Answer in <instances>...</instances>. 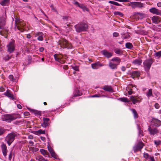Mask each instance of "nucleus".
Here are the masks:
<instances>
[{"mask_svg":"<svg viewBox=\"0 0 161 161\" xmlns=\"http://www.w3.org/2000/svg\"><path fill=\"white\" fill-rule=\"evenodd\" d=\"M111 61H115L118 62V63L117 64L118 65L119 64V63L120 62L121 59L119 57H115L112 58L111 60Z\"/></svg>","mask_w":161,"mask_h":161,"instance_id":"38","label":"nucleus"},{"mask_svg":"<svg viewBox=\"0 0 161 161\" xmlns=\"http://www.w3.org/2000/svg\"><path fill=\"white\" fill-rule=\"evenodd\" d=\"M152 123L156 127H158L161 125V121L155 118L152 119Z\"/></svg>","mask_w":161,"mask_h":161,"instance_id":"15","label":"nucleus"},{"mask_svg":"<svg viewBox=\"0 0 161 161\" xmlns=\"http://www.w3.org/2000/svg\"><path fill=\"white\" fill-rule=\"evenodd\" d=\"M118 64H116L112 63V62H109V66L110 68L112 69H114L117 68V66Z\"/></svg>","mask_w":161,"mask_h":161,"instance_id":"30","label":"nucleus"},{"mask_svg":"<svg viewBox=\"0 0 161 161\" xmlns=\"http://www.w3.org/2000/svg\"><path fill=\"white\" fill-rule=\"evenodd\" d=\"M153 61L151 59L145 60L143 62L144 67L146 71H148L150 69Z\"/></svg>","mask_w":161,"mask_h":161,"instance_id":"6","label":"nucleus"},{"mask_svg":"<svg viewBox=\"0 0 161 161\" xmlns=\"http://www.w3.org/2000/svg\"><path fill=\"white\" fill-rule=\"evenodd\" d=\"M21 21H20V19H18V18H16L15 20V25Z\"/></svg>","mask_w":161,"mask_h":161,"instance_id":"51","label":"nucleus"},{"mask_svg":"<svg viewBox=\"0 0 161 161\" xmlns=\"http://www.w3.org/2000/svg\"><path fill=\"white\" fill-rule=\"evenodd\" d=\"M91 97H100L101 96L100 94H95V95H92Z\"/></svg>","mask_w":161,"mask_h":161,"instance_id":"53","label":"nucleus"},{"mask_svg":"<svg viewBox=\"0 0 161 161\" xmlns=\"http://www.w3.org/2000/svg\"><path fill=\"white\" fill-rule=\"evenodd\" d=\"M15 40L11 39L8 44L7 45V47L8 51L10 53L13 52L15 49Z\"/></svg>","mask_w":161,"mask_h":161,"instance_id":"3","label":"nucleus"},{"mask_svg":"<svg viewBox=\"0 0 161 161\" xmlns=\"http://www.w3.org/2000/svg\"><path fill=\"white\" fill-rule=\"evenodd\" d=\"M37 40L39 41H42L43 40V36H38L37 37Z\"/></svg>","mask_w":161,"mask_h":161,"instance_id":"54","label":"nucleus"},{"mask_svg":"<svg viewBox=\"0 0 161 161\" xmlns=\"http://www.w3.org/2000/svg\"><path fill=\"white\" fill-rule=\"evenodd\" d=\"M11 58V56L7 55L4 58V59L6 60H8Z\"/></svg>","mask_w":161,"mask_h":161,"instance_id":"52","label":"nucleus"},{"mask_svg":"<svg viewBox=\"0 0 161 161\" xmlns=\"http://www.w3.org/2000/svg\"><path fill=\"white\" fill-rule=\"evenodd\" d=\"M119 34L117 32H114L113 33V35L114 37H117L119 36Z\"/></svg>","mask_w":161,"mask_h":161,"instance_id":"57","label":"nucleus"},{"mask_svg":"<svg viewBox=\"0 0 161 161\" xmlns=\"http://www.w3.org/2000/svg\"><path fill=\"white\" fill-rule=\"evenodd\" d=\"M43 122L41 124L42 126L44 127H46L49 125L50 123V119L48 118H43Z\"/></svg>","mask_w":161,"mask_h":161,"instance_id":"13","label":"nucleus"},{"mask_svg":"<svg viewBox=\"0 0 161 161\" xmlns=\"http://www.w3.org/2000/svg\"><path fill=\"white\" fill-rule=\"evenodd\" d=\"M143 157L148 161H155L153 157H151L147 153H144L143 154Z\"/></svg>","mask_w":161,"mask_h":161,"instance_id":"18","label":"nucleus"},{"mask_svg":"<svg viewBox=\"0 0 161 161\" xmlns=\"http://www.w3.org/2000/svg\"><path fill=\"white\" fill-rule=\"evenodd\" d=\"M40 152L42 155L46 157L49 156V153L47 150L43 149H41L40 150Z\"/></svg>","mask_w":161,"mask_h":161,"instance_id":"27","label":"nucleus"},{"mask_svg":"<svg viewBox=\"0 0 161 161\" xmlns=\"http://www.w3.org/2000/svg\"><path fill=\"white\" fill-rule=\"evenodd\" d=\"M131 100L134 104H135L136 103L138 102L137 99L135 96H131L130 97Z\"/></svg>","mask_w":161,"mask_h":161,"instance_id":"39","label":"nucleus"},{"mask_svg":"<svg viewBox=\"0 0 161 161\" xmlns=\"http://www.w3.org/2000/svg\"><path fill=\"white\" fill-rule=\"evenodd\" d=\"M35 134L38 135H40L42 134H45V130H42L41 129L39 130L36 131L35 132Z\"/></svg>","mask_w":161,"mask_h":161,"instance_id":"33","label":"nucleus"},{"mask_svg":"<svg viewBox=\"0 0 161 161\" xmlns=\"http://www.w3.org/2000/svg\"><path fill=\"white\" fill-rule=\"evenodd\" d=\"M149 11L153 14L158 15H161V10L155 8H152L150 9Z\"/></svg>","mask_w":161,"mask_h":161,"instance_id":"12","label":"nucleus"},{"mask_svg":"<svg viewBox=\"0 0 161 161\" xmlns=\"http://www.w3.org/2000/svg\"><path fill=\"white\" fill-rule=\"evenodd\" d=\"M9 78L11 81L13 82L15 81V79H14L12 75H10L9 76Z\"/></svg>","mask_w":161,"mask_h":161,"instance_id":"49","label":"nucleus"},{"mask_svg":"<svg viewBox=\"0 0 161 161\" xmlns=\"http://www.w3.org/2000/svg\"><path fill=\"white\" fill-rule=\"evenodd\" d=\"M5 91V89L3 87H0V92H3Z\"/></svg>","mask_w":161,"mask_h":161,"instance_id":"63","label":"nucleus"},{"mask_svg":"<svg viewBox=\"0 0 161 161\" xmlns=\"http://www.w3.org/2000/svg\"><path fill=\"white\" fill-rule=\"evenodd\" d=\"M130 6L133 8H141L143 7V4L140 2H132L130 3Z\"/></svg>","mask_w":161,"mask_h":161,"instance_id":"8","label":"nucleus"},{"mask_svg":"<svg viewBox=\"0 0 161 161\" xmlns=\"http://www.w3.org/2000/svg\"><path fill=\"white\" fill-rule=\"evenodd\" d=\"M6 131V129L0 126V136L3 135Z\"/></svg>","mask_w":161,"mask_h":161,"instance_id":"41","label":"nucleus"},{"mask_svg":"<svg viewBox=\"0 0 161 161\" xmlns=\"http://www.w3.org/2000/svg\"><path fill=\"white\" fill-rule=\"evenodd\" d=\"M119 100L122 102H128V99L126 97H121L119 98Z\"/></svg>","mask_w":161,"mask_h":161,"instance_id":"42","label":"nucleus"},{"mask_svg":"<svg viewBox=\"0 0 161 161\" xmlns=\"http://www.w3.org/2000/svg\"><path fill=\"white\" fill-rule=\"evenodd\" d=\"M24 121V120H18L14 122V124L17 125H19L20 124H23V122Z\"/></svg>","mask_w":161,"mask_h":161,"instance_id":"44","label":"nucleus"},{"mask_svg":"<svg viewBox=\"0 0 161 161\" xmlns=\"http://www.w3.org/2000/svg\"><path fill=\"white\" fill-rule=\"evenodd\" d=\"M17 117L14 115L6 114L4 115L3 119L8 122H10L12 120L15 119Z\"/></svg>","mask_w":161,"mask_h":161,"instance_id":"7","label":"nucleus"},{"mask_svg":"<svg viewBox=\"0 0 161 161\" xmlns=\"http://www.w3.org/2000/svg\"><path fill=\"white\" fill-rule=\"evenodd\" d=\"M58 42L60 47L63 48L71 49L72 48V47L71 44L65 39L64 38L60 39L58 41Z\"/></svg>","mask_w":161,"mask_h":161,"instance_id":"2","label":"nucleus"},{"mask_svg":"<svg viewBox=\"0 0 161 161\" xmlns=\"http://www.w3.org/2000/svg\"><path fill=\"white\" fill-rule=\"evenodd\" d=\"M156 109H158L159 108L160 106L159 104L158 103H156L154 105Z\"/></svg>","mask_w":161,"mask_h":161,"instance_id":"56","label":"nucleus"},{"mask_svg":"<svg viewBox=\"0 0 161 161\" xmlns=\"http://www.w3.org/2000/svg\"><path fill=\"white\" fill-rule=\"evenodd\" d=\"M72 69L75 71H79V68L78 66H75L72 67Z\"/></svg>","mask_w":161,"mask_h":161,"instance_id":"50","label":"nucleus"},{"mask_svg":"<svg viewBox=\"0 0 161 161\" xmlns=\"http://www.w3.org/2000/svg\"><path fill=\"white\" fill-rule=\"evenodd\" d=\"M114 14L115 15H118L121 16L123 15L122 13L119 11H116L114 12Z\"/></svg>","mask_w":161,"mask_h":161,"instance_id":"46","label":"nucleus"},{"mask_svg":"<svg viewBox=\"0 0 161 161\" xmlns=\"http://www.w3.org/2000/svg\"><path fill=\"white\" fill-rule=\"evenodd\" d=\"M103 65L99 62H98L92 64H91L92 67L93 69H97L99 66H102Z\"/></svg>","mask_w":161,"mask_h":161,"instance_id":"23","label":"nucleus"},{"mask_svg":"<svg viewBox=\"0 0 161 161\" xmlns=\"http://www.w3.org/2000/svg\"><path fill=\"white\" fill-rule=\"evenodd\" d=\"M138 129L139 131L138 132V135L140 137L142 136H143V131L142 130H141V128L140 126L138 125Z\"/></svg>","mask_w":161,"mask_h":161,"instance_id":"34","label":"nucleus"},{"mask_svg":"<svg viewBox=\"0 0 161 161\" xmlns=\"http://www.w3.org/2000/svg\"><path fill=\"white\" fill-rule=\"evenodd\" d=\"M137 99V100L138 102H140L142 100V98L141 97H136Z\"/></svg>","mask_w":161,"mask_h":161,"instance_id":"55","label":"nucleus"},{"mask_svg":"<svg viewBox=\"0 0 161 161\" xmlns=\"http://www.w3.org/2000/svg\"><path fill=\"white\" fill-rule=\"evenodd\" d=\"M144 144L142 142H139L137 144H136L133 147V150L134 152L136 153L139 151H140L142 148Z\"/></svg>","mask_w":161,"mask_h":161,"instance_id":"9","label":"nucleus"},{"mask_svg":"<svg viewBox=\"0 0 161 161\" xmlns=\"http://www.w3.org/2000/svg\"><path fill=\"white\" fill-rule=\"evenodd\" d=\"M148 130L149 132L151 135H154L158 133V131L156 128H153V126H148Z\"/></svg>","mask_w":161,"mask_h":161,"instance_id":"11","label":"nucleus"},{"mask_svg":"<svg viewBox=\"0 0 161 161\" xmlns=\"http://www.w3.org/2000/svg\"><path fill=\"white\" fill-rule=\"evenodd\" d=\"M154 143L155 145L156 146H158L160 145L161 143V141L158 140H155L154 141Z\"/></svg>","mask_w":161,"mask_h":161,"instance_id":"47","label":"nucleus"},{"mask_svg":"<svg viewBox=\"0 0 161 161\" xmlns=\"http://www.w3.org/2000/svg\"><path fill=\"white\" fill-rule=\"evenodd\" d=\"M130 110L131 111L132 113L134 114V118L135 119H137L138 117V115L135 109H131Z\"/></svg>","mask_w":161,"mask_h":161,"instance_id":"37","label":"nucleus"},{"mask_svg":"<svg viewBox=\"0 0 161 161\" xmlns=\"http://www.w3.org/2000/svg\"><path fill=\"white\" fill-rule=\"evenodd\" d=\"M82 94V93L79 90L77 89L74 92L72 98L74 99L75 97L80 96Z\"/></svg>","mask_w":161,"mask_h":161,"instance_id":"17","label":"nucleus"},{"mask_svg":"<svg viewBox=\"0 0 161 161\" xmlns=\"http://www.w3.org/2000/svg\"><path fill=\"white\" fill-rule=\"evenodd\" d=\"M101 53L107 58H111L113 55V53L110 52L106 49L102 51L101 52Z\"/></svg>","mask_w":161,"mask_h":161,"instance_id":"10","label":"nucleus"},{"mask_svg":"<svg viewBox=\"0 0 161 161\" xmlns=\"http://www.w3.org/2000/svg\"><path fill=\"white\" fill-rule=\"evenodd\" d=\"M16 135L15 133H12L9 134L6 136L5 140L9 146L14 141Z\"/></svg>","mask_w":161,"mask_h":161,"instance_id":"4","label":"nucleus"},{"mask_svg":"<svg viewBox=\"0 0 161 161\" xmlns=\"http://www.w3.org/2000/svg\"><path fill=\"white\" fill-rule=\"evenodd\" d=\"M4 95L10 98L12 100L15 99L13 94L11 93V91L9 90H7V91L4 93Z\"/></svg>","mask_w":161,"mask_h":161,"instance_id":"20","label":"nucleus"},{"mask_svg":"<svg viewBox=\"0 0 161 161\" xmlns=\"http://www.w3.org/2000/svg\"><path fill=\"white\" fill-rule=\"evenodd\" d=\"M74 4L78 6L79 7L82 9L84 11H88L89 10L84 5L80 4L77 2H75Z\"/></svg>","mask_w":161,"mask_h":161,"instance_id":"16","label":"nucleus"},{"mask_svg":"<svg viewBox=\"0 0 161 161\" xmlns=\"http://www.w3.org/2000/svg\"><path fill=\"white\" fill-rule=\"evenodd\" d=\"M1 148L3 155L5 157L6 156L7 152L6 145L4 144L3 143L1 146Z\"/></svg>","mask_w":161,"mask_h":161,"instance_id":"21","label":"nucleus"},{"mask_svg":"<svg viewBox=\"0 0 161 161\" xmlns=\"http://www.w3.org/2000/svg\"><path fill=\"white\" fill-rule=\"evenodd\" d=\"M24 7L25 8H29L30 9H31V6H30L28 5V4H25V5L24 6Z\"/></svg>","mask_w":161,"mask_h":161,"instance_id":"58","label":"nucleus"},{"mask_svg":"<svg viewBox=\"0 0 161 161\" xmlns=\"http://www.w3.org/2000/svg\"><path fill=\"white\" fill-rule=\"evenodd\" d=\"M127 88L129 90L133 91V92L137 90V88H136V86H134L132 84L129 85Z\"/></svg>","mask_w":161,"mask_h":161,"instance_id":"28","label":"nucleus"},{"mask_svg":"<svg viewBox=\"0 0 161 161\" xmlns=\"http://www.w3.org/2000/svg\"><path fill=\"white\" fill-rule=\"evenodd\" d=\"M40 138L43 141L45 142L46 141V138L44 137L41 136Z\"/></svg>","mask_w":161,"mask_h":161,"instance_id":"64","label":"nucleus"},{"mask_svg":"<svg viewBox=\"0 0 161 161\" xmlns=\"http://www.w3.org/2000/svg\"><path fill=\"white\" fill-rule=\"evenodd\" d=\"M36 159L38 161H43L45 159L42 156L38 155L36 156Z\"/></svg>","mask_w":161,"mask_h":161,"instance_id":"40","label":"nucleus"},{"mask_svg":"<svg viewBox=\"0 0 161 161\" xmlns=\"http://www.w3.org/2000/svg\"><path fill=\"white\" fill-rule=\"evenodd\" d=\"M10 0H2L0 2V4L2 6H5L7 5L9 3Z\"/></svg>","mask_w":161,"mask_h":161,"instance_id":"32","label":"nucleus"},{"mask_svg":"<svg viewBox=\"0 0 161 161\" xmlns=\"http://www.w3.org/2000/svg\"><path fill=\"white\" fill-rule=\"evenodd\" d=\"M125 47L126 48L131 49L133 48V46L131 43L127 42L125 44Z\"/></svg>","mask_w":161,"mask_h":161,"instance_id":"36","label":"nucleus"},{"mask_svg":"<svg viewBox=\"0 0 161 161\" xmlns=\"http://www.w3.org/2000/svg\"><path fill=\"white\" fill-rule=\"evenodd\" d=\"M155 55L158 58L161 57V51L156 52L155 53Z\"/></svg>","mask_w":161,"mask_h":161,"instance_id":"45","label":"nucleus"},{"mask_svg":"<svg viewBox=\"0 0 161 161\" xmlns=\"http://www.w3.org/2000/svg\"><path fill=\"white\" fill-rule=\"evenodd\" d=\"M108 3H109L112 4H114V5H116L117 6H121V5H120V4H119L117 2H114V1H109L108 2Z\"/></svg>","mask_w":161,"mask_h":161,"instance_id":"43","label":"nucleus"},{"mask_svg":"<svg viewBox=\"0 0 161 161\" xmlns=\"http://www.w3.org/2000/svg\"><path fill=\"white\" fill-rule=\"evenodd\" d=\"M36 36H43V34L41 32H36L35 34Z\"/></svg>","mask_w":161,"mask_h":161,"instance_id":"48","label":"nucleus"},{"mask_svg":"<svg viewBox=\"0 0 161 161\" xmlns=\"http://www.w3.org/2000/svg\"><path fill=\"white\" fill-rule=\"evenodd\" d=\"M130 37V36L129 35H125L123 37V38L124 39H128Z\"/></svg>","mask_w":161,"mask_h":161,"instance_id":"59","label":"nucleus"},{"mask_svg":"<svg viewBox=\"0 0 161 161\" xmlns=\"http://www.w3.org/2000/svg\"><path fill=\"white\" fill-rule=\"evenodd\" d=\"M12 152H11L9 154V159L10 160H11L12 158Z\"/></svg>","mask_w":161,"mask_h":161,"instance_id":"62","label":"nucleus"},{"mask_svg":"<svg viewBox=\"0 0 161 161\" xmlns=\"http://www.w3.org/2000/svg\"><path fill=\"white\" fill-rule=\"evenodd\" d=\"M114 52L117 54L121 55L123 54V52L121 49L119 48H116L114 50Z\"/></svg>","mask_w":161,"mask_h":161,"instance_id":"35","label":"nucleus"},{"mask_svg":"<svg viewBox=\"0 0 161 161\" xmlns=\"http://www.w3.org/2000/svg\"><path fill=\"white\" fill-rule=\"evenodd\" d=\"M75 28L77 32L86 31L88 28L87 25L83 22H80L75 25Z\"/></svg>","mask_w":161,"mask_h":161,"instance_id":"1","label":"nucleus"},{"mask_svg":"<svg viewBox=\"0 0 161 161\" xmlns=\"http://www.w3.org/2000/svg\"><path fill=\"white\" fill-rule=\"evenodd\" d=\"M142 63V60L140 59H136L132 62V63L134 65H140Z\"/></svg>","mask_w":161,"mask_h":161,"instance_id":"26","label":"nucleus"},{"mask_svg":"<svg viewBox=\"0 0 161 161\" xmlns=\"http://www.w3.org/2000/svg\"><path fill=\"white\" fill-rule=\"evenodd\" d=\"M28 109L30 111L34 113L35 114L38 115H41V111H38L36 110L31 109L30 108H28Z\"/></svg>","mask_w":161,"mask_h":161,"instance_id":"25","label":"nucleus"},{"mask_svg":"<svg viewBox=\"0 0 161 161\" xmlns=\"http://www.w3.org/2000/svg\"><path fill=\"white\" fill-rule=\"evenodd\" d=\"M151 19L153 23L157 24L161 22V18L157 16H154L151 18Z\"/></svg>","mask_w":161,"mask_h":161,"instance_id":"14","label":"nucleus"},{"mask_svg":"<svg viewBox=\"0 0 161 161\" xmlns=\"http://www.w3.org/2000/svg\"><path fill=\"white\" fill-rule=\"evenodd\" d=\"M63 68L65 69V70H67V69H68V66L67 65H64L63 66Z\"/></svg>","mask_w":161,"mask_h":161,"instance_id":"60","label":"nucleus"},{"mask_svg":"<svg viewBox=\"0 0 161 161\" xmlns=\"http://www.w3.org/2000/svg\"><path fill=\"white\" fill-rule=\"evenodd\" d=\"M146 95L148 99H149L150 97L153 96L152 89H149L148 91L146 93Z\"/></svg>","mask_w":161,"mask_h":161,"instance_id":"29","label":"nucleus"},{"mask_svg":"<svg viewBox=\"0 0 161 161\" xmlns=\"http://www.w3.org/2000/svg\"><path fill=\"white\" fill-rule=\"evenodd\" d=\"M48 149L50 153H51L52 156L55 159H57V156L56 155L55 153L54 152L53 149L50 146H48Z\"/></svg>","mask_w":161,"mask_h":161,"instance_id":"19","label":"nucleus"},{"mask_svg":"<svg viewBox=\"0 0 161 161\" xmlns=\"http://www.w3.org/2000/svg\"><path fill=\"white\" fill-rule=\"evenodd\" d=\"M25 25V24L23 21H21L20 22L16 25L14 27V30L15 31L17 30L21 32L24 31V27Z\"/></svg>","mask_w":161,"mask_h":161,"instance_id":"5","label":"nucleus"},{"mask_svg":"<svg viewBox=\"0 0 161 161\" xmlns=\"http://www.w3.org/2000/svg\"><path fill=\"white\" fill-rule=\"evenodd\" d=\"M54 58L55 60L56 61H57L61 64H62V63H64L63 61L62 60H61L59 58V57L58 56V54H55L54 55Z\"/></svg>","mask_w":161,"mask_h":161,"instance_id":"31","label":"nucleus"},{"mask_svg":"<svg viewBox=\"0 0 161 161\" xmlns=\"http://www.w3.org/2000/svg\"><path fill=\"white\" fill-rule=\"evenodd\" d=\"M131 77L133 79L140 76V74L138 71H134L130 73Z\"/></svg>","mask_w":161,"mask_h":161,"instance_id":"22","label":"nucleus"},{"mask_svg":"<svg viewBox=\"0 0 161 161\" xmlns=\"http://www.w3.org/2000/svg\"><path fill=\"white\" fill-rule=\"evenodd\" d=\"M103 89L105 91L110 92H113L114 91L112 87L110 86H104Z\"/></svg>","mask_w":161,"mask_h":161,"instance_id":"24","label":"nucleus"},{"mask_svg":"<svg viewBox=\"0 0 161 161\" xmlns=\"http://www.w3.org/2000/svg\"><path fill=\"white\" fill-rule=\"evenodd\" d=\"M25 116H28L30 115V113L28 112H25L24 114Z\"/></svg>","mask_w":161,"mask_h":161,"instance_id":"61","label":"nucleus"}]
</instances>
